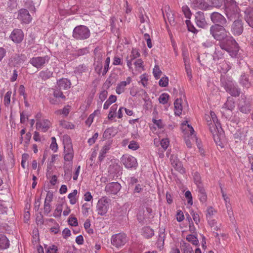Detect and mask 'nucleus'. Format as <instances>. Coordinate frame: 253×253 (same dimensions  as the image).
Here are the masks:
<instances>
[{"label":"nucleus","instance_id":"nucleus-1","mask_svg":"<svg viewBox=\"0 0 253 253\" xmlns=\"http://www.w3.org/2000/svg\"><path fill=\"white\" fill-rule=\"evenodd\" d=\"M211 116L213 123L212 124L211 122L210 123H208L209 126V129L212 134V137L215 144L217 146L221 148V141L220 138L221 125L220 122L217 120L214 112L211 111ZM210 121H211V120ZM208 123H209V121H208Z\"/></svg>","mask_w":253,"mask_h":253},{"label":"nucleus","instance_id":"nucleus-2","mask_svg":"<svg viewBox=\"0 0 253 253\" xmlns=\"http://www.w3.org/2000/svg\"><path fill=\"white\" fill-rule=\"evenodd\" d=\"M239 50V47L236 41L232 37H227L226 34V38L222 39V51L225 50L231 57H233L237 55ZM224 54L225 53L222 52V55Z\"/></svg>","mask_w":253,"mask_h":253},{"label":"nucleus","instance_id":"nucleus-3","mask_svg":"<svg viewBox=\"0 0 253 253\" xmlns=\"http://www.w3.org/2000/svg\"><path fill=\"white\" fill-rule=\"evenodd\" d=\"M225 12L227 17L231 20L239 17V10L233 0H224Z\"/></svg>","mask_w":253,"mask_h":253},{"label":"nucleus","instance_id":"nucleus-4","mask_svg":"<svg viewBox=\"0 0 253 253\" xmlns=\"http://www.w3.org/2000/svg\"><path fill=\"white\" fill-rule=\"evenodd\" d=\"M90 36V30L85 26L79 25L73 30L72 36L77 40H85Z\"/></svg>","mask_w":253,"mask_h":253},{"label":"nucleus","instance_id":"nucleus-5","mask_svg":"<svg viewBox=\"0 0 253 253\" xmlns=\"http://www.w3.org/2000/svg\"><path fill=\"white\" fill-rule=\"evenodd\" d=\"M49 60L50 57L48 55L37 56L30 58L29 63L37 69H42L48 64Z\"/></svg>","mask_w":253,"mask_h":253},{"label":"nucleus","instance_id":"nucleus-6","mask_svg":"<svg viewBox=\"0 0 253 253\" xmlns=\"http://www.w3.org/2000/svg\"><path fill=\"white\" fill-rule=\"evenodd\" d=\"M127 241L126 235L124 233H120L112 236L111 242L113 246L119 248L124 246Z\"/></svg>","mask_w":253,"mask_h":253},{"label":"nucleus","instance_id":"nucleus-7","mask_svg":"<svg viewBox=\"0 0 253 253\" xmlns=\"http://www.w3.org/2000/svg\"><path fill=\"white\" fill-rule=\"evenodd\" d=\"M110 201V199L106 197H103L98 200L96 206L98 214L102 216L107 212Z\"/></svg>","mask_w":253,"mask_h":253},{"label":"nucleus","instance_id":"nucleus-8","mask_svg":"<svg viewBox=\"0 0 253 253\" xmlns=\"http://www.w3.org/2000/svg\"><path fill=\"white\" fill-rule=\"evenodd\" d=\"M121 162L127 169H136L138 165L136 158L130 155H123Z\"/></svg>","mask_w":253,"mask_h":253},{"label":"nucleus","instance_id":"nucleus-9","mask_svg":"<svg viewBox=\"0 0 253 253\" xmlns=\"http://www.w3.org/2000/svg\"><path fill=\"white\" fill-rule=\"evenodd\" d=\"M210 33L214 39L219 41L218 45L221 48V25L215 24L210 28Z\"/></svg>","mask_w":253,"mask_h":253},{"label":"nucleus","instance_id":"nucleus-10","mask_svg":"<svg viewBox=\"0 0 253 253\" xmlns=\"http://www.w3.org/2000/svg\"><path fill=\"white\" fill-rule=\"evenodd\" d=\"M24 33L21 29H14L11 34L9 38L15 43H21L24 39Z\"/></svg>","mask_w":253,"mask_h":253},{"label":"nucleus","instance_id":"nucleus-11","mask_svg":"<svg viewBox=\"0 0 253 253\" xmlns=\"http://www.w3.org/2000/svg\"><path fill=\"white\" fill-rule=\"evenodd\" d=\"M17 19L22 23L28 24L31 22L32 18L28 10L22 8L18 11Z\"/></svg>","mask_w":253,"mask_h":253},{"label":"nucleus","instance_id":"nucleus-12","mask_svg":"<svg viewBox=\"0 0 253 253\" xmlns=\"http://www.w3.org/2000/svg\"><path fill=\"white\" fill-rule=\"evenodd\" d=\"M121 185L118 182H111L105 186V191L109 195H116L120 190Z\"/></svg>","mask_w":253,"mask_h":253},{"label":"nucleus","instance_id":"nucleus-13","mask_svg":"<svg viewBox=\"0 0 253 253\" xmlns=\"http://www.w3.org/2000/svg\"><path fill=\"white\" fill-rule=\"evenodd\" d=\"M184 131L185 132V134H187V137H188V139H185L186 145L187 147L191 148L192 143L190 139H193L194 140L195 136V135H193L194 132V128L192 126L188 124L186 127L184 129Z\"/></svg>","mask_w":253,"mask_h":253},{"label":"nucleus","instance_id":"nucleus-14","mask_svg":"<svg viewBox=\"0 0 253 253\" xmlns=\"http://www.w3.org/2000/svg\"><path fill=\"white\" fill-rule=\"evenodd\" d=\"M226 91L233 96H238L240 93V89L232 82L227 83L225 86Z\"/></svg>","mask_w":253,"mask_h":253},{"label":"nucleus","instance_id":"nucleus-15","mask_svg":"<svg viewBox=\"0 0 253 253\" xmlns=\"http://www.w3.org/2000/svg\"><path fill=\"white\" fill-rule=\"evenodd\" d=\"M195 22L197 26L200 28H205L207 26L204 13L201 11L196 13L195 15Z\"/></svg>","mask_w":253,"mask_h":253},{"label":"nucleus","instance_id":"nucleus-16","mask_svg":"<svg viewBox=\"0 0 253 253\" xmlns=\"http://www.w3.org/2000/svg\"><path fill=\"white\" fill-rule=\"evenodd\" d=\"M170 162L172 167L180 173H184L185 172V169L183 168L181 162L179 161L177 157L171 156L170 157Z\"/></svg>","mask_w":253,"mask_h":253},{"label":"nucleus","instance_id":"nucleus-17","mask_svg":"<svg viewBox=\"0 0 253 253\" xmlns=\"http://www.w3.org/2000/svg\"><path fill=\"white\" fill-rule=\"evenodd\" d=\"M231 31L235 35H240L243 31V24L240 20H235L231 28Z\"/></svg>","mask_w":253,"mask_h":253},{"label":"nucleus","instance_id":"nucleus-18","mask_svg":"<svg viewBox=\"0 0 253 253\" xmlns=\"http://www.w3.org/2000/svg\"><path fill=\"white\" fill-rule=\"evenodd\" d=\"M71 82L70 80L62 78L57 80V87L58 89L67 90L71 87Z\"/></svg>","mask_w":253,"mask_h":253},{"label":"nucleus","instance_id":"nucleus-19","mask_svg":"<svg viewBox=\"0 0 253 253\" xmlns=\"http://www.w3.org/2000/svg\"><path fill=\"white\" fill-rule=\"evenodd\" d=\"M37 129H42V131L45 132L51 126L50 122L47 119H44L42 121H38L36 124Z\"/></svg>","mask_w":253,"mask_h":253},{"label":"nucleus","instance_id":"nucleus-20","mask_svg":"<svg viewBox=\"0 0 253 253\" xmlns=\"http://www.w3.org/2000/svg\"><path fill=\"white\" fill-rule=\"evenodd\" d=\"M191 7L203 10H207L209 5L205 0H191Z\"/></svg>","mask_w":253,"mask_h":253},{"label":"nucleus","instance_id":"nucleus-21","mask_svg":"<svg viewBox=\"0 0 253 253\" xmlns=\"http://www.w3.org/2000/svg\"><path fill=\"white\" fill-rule=\"evenodd\" d=\"M239 82L243 87L247 88H249L252 85L251 80H250L248 75L245 73L241 75L239 79Z\"/></svg>","mask_w":253,"mask_h":253},{"label":"nucleus","instance_id":"nucleus-22","mask_svg":"<svg viewBox=\"0 0 253 253\" xmlns=\"http://www.w3.org/2000/svg\"><path fill=\"white\" fill-rule=\"evenodd\" d=\"M245 19L250 26L253 27V8L249 7L246 9Z\"/></svg>","mask_w":253,"mask_h":253},{"label":"nucleus","instance_id":"nucleus-23","mask_svg":"<svg viewBox=\"0 0 253 253\" xmlns=\"http://www.w3.org/2000/svg\"><path fill=\"white\" fill-rule=\"evenodd\" d=\"M131 81V78L128 77L126 78V81H122L118 84L116 89V93L118 94H120L124 92L125 90V87L127 84H129L130 83Z\"/></svg>","mask_w":253,"mask_h":253},{"label":"nucleus","instance_id":"nucleus-24","mask_svg":"<svg viewBox=\"0 0 253 253\" xmlns=\"http://www.w3.org/2000/svg\"><path fill=\"white\" fill-rule=\"evenodd\" d=\"M222 198H223L225 201V204L226 208L227 210V212L229 215V216L230 218H232V216L233 215V212L232 210L231 204L230 203V200L229 197L223 193H222Z\"/></svg>","mask_w":253,"mask_h":253},{"label":"nucleus","instance_id":"nucleus-25","mask_svg":"<svg viewBox=\"0 0 253 253\" xmlns=\"http://www.w3.org/2000/svg\"><path fill=\"white\" fill-rule=\"evenodd\" d=\"M215 211L212 207H209L207 210L206 218L209 223L211 226H214L215 220L213 219V216Z\"/></svg>","mask_w":253,"mask_h":253},{"label":"nucleus","instance_id":"nucleus-26","mask_svg":"<svg viewBox=\"0 0 253 253\" xmlns=\"http://www.w3.org/2000/svg\"><path fill=\"white\" fill-rule=\"evenodd\" d=\"M111 147V144L110 142H107L101 148L99 156L98 159L100 161H102L104 158L106 157V153L110 150Z\"/></svg>","mask_w":253,"mask_h":253},{"label":"nucleus","instance_id":"nucleus-27","mask_svg":"<svg viewBox=\"0 0 253 253\" xmlns=\"http://www.w3.org/2000/svg\"><path fill=\"white\" fill-rule=\"evenodd\" d=\"M182 100L181 99H176L174 103V113L176 115L179 116L182 111V106L181 104Z\"/></svg>","mask_w":253,"mask_h":253},{"label":"nucleus","instance_id":"nucleus-28","mask_svg":"<svg viewBox=\"0 0 253 253\" xmlns=\"http://www.w3.org/2000/svg\"><path fill=\"white\" fill-rule=\"evenodd\" d=\"M9 241L6 236L0 234V250H5L9 248Z\"/></svg>","mask_w":253,"mask_h":253},{"label":"nucleus","instance_id":"nucleus-29","mask_svg":"<svg viewBox=\"0 0 253 253\" xmlns=\"http://www.w3.org/2000/svg\"><path fill=\"white\" fill-rule=\"evenodd\" d=\"M53 72L46 69L39 73V77L43 81H46L52 77Z\"/></svg>","mask_w":253,"mask_h":253},{"label":"nucleus","instance_id":"nucleus-30","mask_svg":"<svg viewBox=\"0 0 253 253\" xmlns=\"http://www.w3.org/2000/svg\"><path fill=\"white\" fill-rule=\"evenodd\" d=\"M199 199L201 202L204 203L206 202L207 196L205 190L202 186L198 185V188Z\"/></svg>","mask_w":253,"mask_h":253},{"label":"nucleus","instance_id":"nucleus-31","mask_svg":"<svg viewBox=\"0 0 253 253\" xmlns=\"http://www.w3.org/2000/svg\"><path fill=\"white\" fill-rule=\"evenodd\" d=\"M88 70V66L85 64H81L77 66L74 69V73L77 75H82L84 73H85Z\"/></svg>","mask_w":253,"mask_h":253},{"label":"nucleus","instance_id":"nucleus-32","mask_svg":"<svg viewBox=\"0 0 253 253\" xmlns=\"http://www.w3.org/2000/svg\"><path fill=\"white\" fill-rule=\"evenodd\" d=\"M116 133V129L113 127L107 128L104 132L103 137L104 139L109 138L111 137L114 136Z\"/></svg>","mask_w":253,"mask_h":253},{"label":"nucleus","instance_id":"nucleus-33","mask_svg":"<svg viewBox=\"0 0 253 253\" xmlns=\"http://www.w3.org/2000/svg\"><path fill=\"white\" fill-rule=\"evenodd\" d=\"M142 235L145 238L149 239L154 235V232L152 228L149 226H146L142 229Z\"/></svg>","mask_w":253,"mask_h":253},{"label":"nucleus","instance_id":"nucleus-34","mask_svg":"<svg viewBox=\"0 0 253 253\" xmlns=\"http://www.w3.org/2000/svg\"><path fill=\"white\" fill-rule=\"evenodd\" d=\"M211 21L215 24H220L221 22V14L217 12H212L211 15Z\"/></svg>","mask_w":253,"mask_h":253},{"label":"nucleus","instance_id":"nucleus-35","mask_svg":"<svg viewBox=\"0 0 253 253\" xmlns=\"http://www.w3.org/2000/svg\"><path fill=\"white\" fill-rule=\"evenodd\" d=\"M53 96L55 98L57 99L61 98L63 100H66V96L63 94V92L61 91V89H58L56 87V89H55L53 91Z\"/></svg>","mask_w":253,"mask_h":253},{"label":"nucleus","instance_id":"nucleus-36","mask_svg":"<svg viewBox=\"0 0 253 253\" xmlns=\"http://www.w3.org/2000/svg\"><path fill=\"white\" fill-rule=\"evenodd\" d=\"M78 193V191L76 189L74 190L73 192L70 193L68 198L70 199V203L71 205H75L77 202V199L76 198Z\"/></svg>","mask_w":253,"mask_h":253},{"label":"nucleus","instance_id":"nucleus-37","mask_svg":"<svg viewBox=\"0 0 253 253\" xmlns=\"http://www.w3.org/2000/svg\"><path fill=\"white\" fill-rule=\"evenodd\" d=\"M186 239L189 242H191L193 245L197 246L199 244V241L195 235L189 234L188 235Z\"/></svg>","mask_w":253,"mask_h":253},{"label":"nucleus","instance_id":"nucleus-38","mask_svg":"<svg viewBox=\"0 0 253 253\" xmlns=\"http://www.w3.org/2000/svg\"><path fill=\"white\" fill-rule=\"evenodd\" d=\"M167 18L168 19V21L171 25H175L174 18L173 16V14L171 13V12H167L166 15L164 14V19L166 20Z\"/></svg>","mask_w":253,"mask_h":253},{"label":"nucleus","instance_id":"nucleus-39","mask_svg":"<svg viewBox=\"0 0 253 253\" xmlns=\"http://www.w3.org/2000/svg\"><path fill=\"white\" fill-rule=\"evenodd\" d=\"M12 94L11 91H8L5 94L3 99V103L6 107H8L10 103V98Z\"/></svg>","mask_w":253,"mask_h":253},{"label":"nucleus","instance_id":"nucleus-40","mask_svg":"<svg viewBox=\"0 0 253 253\" xmlns=\"http://www.w3.org/2000/svg\"><path fill=\"white\" fill-rule=\"evenodd\" d=\"M186 24L187 25L188 30L194 34L198 33V30L195 28L194 25L192 24L191 22L189 20H186L185 21Z\"/></svg>","mask_w":253,"mask_h":253},{"label":"nucleus","instance_id":"nucleus-41","mask_svg":"<svg viewBox=\"0 0 253 253\" xmlns=\"http://www.w3.org/2000/svg\"><path fill=\"white\" fill-rule=\"evenodd\" d=\"M169 95L166 93H162L159 97V102L162 104H166L169 100Z\"/></svg>","mask_w":253,"mask_h":253},{"label":"nucleus","instance_id":"nucleus-42","mask_svg":"<svg viewBox=\"0 0 253 253\" xmlns=\"http://www.w3.org/2000/svg\"><path fill=\"white\" fill-rule=\"evenodd\" d=\"M63 205L58 204L56 206V209L53 213V216L55 217H59L61 216L63 209Z\"/></svg>","mask_w":253,"mask_h":253},{"label":"nucleus","instance_id":"nucleus-43","mask_svg":"<svg viewBox=\"0 0 253 253\" xmlns=\"http://www.w3.org/2000/svg\"><path fill=\"white\" fill-rule=\"evenodd\" d=\"M184 253H193V249L190 245L188 243L183 242L182 244Z\"/></svg>","mask_w":253,"mask_h":253},{"label":"nucleus","instance_id":"nucleus-44","mask_svg":"<svg viewBox=\"0 0 253 253\" xmlns=\"http://www.w3.org/2000/svg\"><path fill=\"white\" fill-rule=\"evenodd\" d=\"M117 109V105L116 104L113 105L110 108L109 113L108 116V118L109 120H112L115 117V114L116 113Z\"/></svg>","mask_w":253,"mask_h":253},{"label":"nucleus","instance_id":"nucleus-45","mask_svg":"<svg viewBox=\"0 0 253 253\" xmlns=\"http://www.w3.org/2000/svg\"><path fill=\"white\" fill-rule=\"evenodd\" d=\"M162 73V72L160 70L159 67L158 65H155L153 70V74L155 79H159L160 78Z\"/></svg>","mask_w":253,"mask_h":253},{"label":"nucleus","instance_id":"nucleus-46","mask_svg":"<svg viewBox=\"0 0 253 253\" xmlns=\"http://www.w3.org/2000/svg\"><path fill=\"white\" fill-rule=\"evenodd\" d=\"M110 62V58L107 57L105 60L103 70H102V75L104 76L108 72L109 68V64Z\"/></svg>","mask_w":253,"mask_h":253},{"label":"nucleus","instance_id":"nucleus-47","mask_svg":"<svg viewBox=\"0 0 253 253\" xmlns=\"http://www.w3.org/2000/svg\"><path fill=\"white\" fill-rule=\"evenodd\" d=\"M182 10L187 18L190 19L192 15L191 12L190 8L186 5H185L182 7Z\"/></svg>","mask_w":253,"mask_h":253},{"label":"nucleus","instance_id":"nucleus-48","mask_svg":"<svg viewBox=\"0 0 253 253\" xmlns=\"http://www.w3.org/2000/svg\"><path fill=\"white\" fill-rule=\"evenodd\" d=\"M50 148L54 152H56L57 151L58 145L56 143V139L55 137H51V143L50 145Z\"/></svg>","mask_w":253,"mask_h":253},{"label":"nucleus","instance_id":"nucleus-49","mask_svg":"<svg viewBox=\"0 0 253 253\" xmlns=\"http://www.w3.org/2000/svg\"><path fill=\"white\" fill-rule=\"evenodd\" d=\"M169 79L168 77L165 76L162 77L159 81V84L161 87H166L168 85Z\"/></svg>","mask_w":253,"mask_h":253},{"label":"nucleus","instance_id":"nucleus-50","mask_svg":"<svg viewBox=\"0 0 253 253\" xmlns=\"http://www.w3.org/2000/svg\"><path fill=\"white\" fill-rule=\"evenodd\" d=\"M61 125L63 127L67 129H73L75 126L72 123L65 121L61 122Z\"/></svg>","mask_w":253,"mask_h":253},{"label":"nucleus","instance_id":"nucleus-51","mask_svg":"<svg viewBox=\"0 0 253 253\" xmlns=\"http://www.w3.org/2000/svg\"><path fill=\"white\" fill-rule=\"evenodd\" d=\"M25 6L28 8L30 10L35 11L36 8L32 0H26L25 2Z\"/></svg>","mask_w":253,"mask_h":253},{"label":"nucleus","instance_id":"nucleus-52","mask_svg":"<svg viewBox=\"0 0 253 253\" xmlns=\"http://www.w3.org/2000/svg\"><path fill=\"white\" fill-rule=\"evenodd\" d=\"M160 144H161V147L163 149V150L164 151H165L167 149V148L169 145V141L168 139H167V138L163 139L160 142Z\"/></svg>","mask_w":253,"mask_h":253},{"label":"nucleus","instance_id":"nucleus-53","mask_svg":"<svg viewBox=\"0 0 253 253\" xmlns=\"http://www.w3.org/2000/svg\"><path fill=\"white\" fill-rule=\"evenodd\" d=\"M88 51L87 48H81V49L77 50L76 51L75 54L77 56H80L84 55L86 54L87 53H88Z\"/></svg>","mask_w":253,"mask_h":253},{"label":"nucleus","instance_id":"nucleus-54","mask_svg":"<svg viewBox=\"0 0 253 253\" xmlns=\"http://www.w3.org/2000/svg\"><path fill=\"white\" fill-rule=\"evenodd\" d=\"M108 95V92L104 90L102 91L99 95V99L100 100L101 102H103L107 98Z\"/></svg>","mask_w":253,"mask_h":253},{"label":"nucleus","instance_id":"nucleus-55","mask_svg":"<svg viewBox=\"0 0 253 253\" xmlns=\"http://www.w3.org/2000/svg\"><path fill=\"white\" fill-rule=\"evenodd\" d=\"M140 53L138 52V50L136 49H132L131 51V54L130 55V58L131 60H133L138 57L140 56Z\"/></svg>","mask_w":253,"mask_h":253},{"label":"nucleus","instance_id":"nucleus-56","mask_svg":"<svg viewBox=\"0 0 253 253\" xmlns=\"http://www.w3.org/2000/svg\"><path fill=\"white\" fill-rule=\"evenodd\" d=\"M128 147L130 149L136 150L139 148V145L136 141H131L128 145Z\"/></svg>","mask_w":253,"mask_h":253},{"label":"nucleus","instance_id":"nucleus-57","mask_svg":"<svg viewBox=\"0 0 253 253\" xmlns=\"http://www.w3.org/2000/svg\"><path fill=\"white\" fill-rule=\"evenodd\" d=\"M44 213L45 214H48L51 211V205L49 203L44 201Z\"/></svg>","mask_w":253,"mask_h":253},{"label":"nucleus","instance_id":"nucleus-58","mask_svg":"<svg viewBox=\"0 0 253 253\" xmlns=\"http://www.w3.org/2000/svg\"><path fill=\"white\" fill-rule=\"evenodd\" d=\"M69 224L72 226H77L78 225V220L76 217H70L68 219Z\"/></svg>","mask_w":253,"mask_h":253},{"label":"nucleus","instance_id":"nucleus-59","mask_svg":"<svg viewBox=\"0 0 253 253\" xmlns=\"http://www.w3.org/2000/svg\"><path fill=\"white\" fill-rule=\"evenodd\" d=\"M113 64L114 65H122L123 61L122 58L118 56H115L113 58Z\"/></svg>","mask_w":253,"mask_h":253},{"label":"nucleus","instance_id":"nucleus-60","mask_svg":"<svg viewBox=\"0 0 253 253\" xmlns=\"http://www.w3.org/2000/svg\"><path fill=\"white\" fill-rule=\"evenodd\" d=\"M141 83L144 87H146L147 85V81L148 80L147 76L146 74H144L140 76Z\"/></svg>","mask_w":253,"mask_h":253},{"label":"nucleus","instance_id":"nucleus-61","mask_svg":"<svg viewBox=\"0 0 253 253\" xmlns=\"http://www.w3.org/2000/svg\"><path fill=\"white\" fill-rule=\"evenodd\" d=\"M98 136V132L95 133L94 134V135L92 136V137L88 140L87 142L89 144V145H91L93 144L95 142L96 140L97 139Z\"/></svg>","mask_w":253,"mask_h":253},{"label":"nucleus","instance_id":"nucleus-62","mask_svg":"<svg viewBox=\"0 0 253 253\" xmlns=\"http://www.w3.org/2000/svg\"><path fill=\"white\" fill-rule=\"evenodd\" d=\"M185 196L188 200V203L190 205L193 204L192 197L191 192L189 191H187L185 193Z\"/></svg>","mask_w":253,"mask_h":253},{"label":"nucleus","instance_id":"nucleus-63","mask_svg":"<svg viewBox=\"0 0 253 253\" xmlns=\"http://www.w3.org/2000/svg\"><path fill=\"white\" fill-rule=\"evenodd\" d=\"M176 216V219L178 222H181L184 219L183 213L181 211L179 210L177 211Z\"/></svg>","mask_w":253,"mask_h":253},{"label":"nucleus","instance_id":"nucleus-64","mask_svg":"<svg viewBox=\"0 0 253 253\" xmlns=\"http://www.w3.org/2000/svg\"><path fill=\"white\" fill-rule=\"evenodd\" d=\"M53 197V192H50L49 191H48L46 194V196L44 201H46V202L50 203V202H51L52 200Z\"/></svg>","mask_w":253,"mask_h":253}]
</instances>
